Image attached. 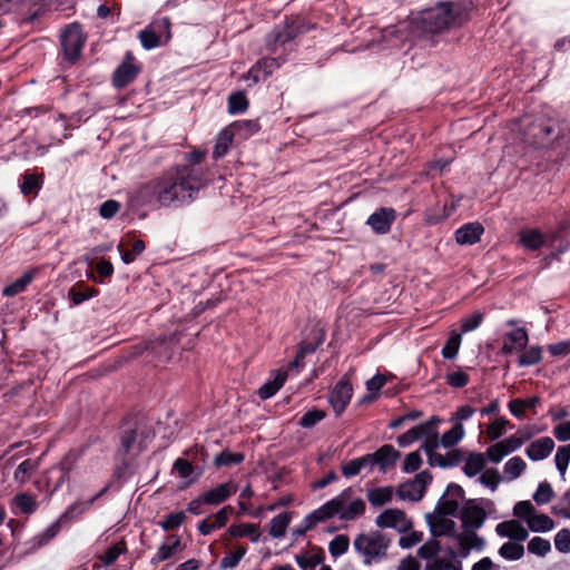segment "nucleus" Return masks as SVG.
I'll use <instances>...</instances> for the list:
<instances>
[{"instance_id": "obj_1", "label": "nucleus", "mask_w": 570, "mask_h": 570, "mask_svg": "<svg viewBox=\"0 0 570 570\" xmlns=\"http://www.w3.org/2000/svg\"><path fill=\"white\" fill-rule=\"evenodd\" d=\"M158 205H185L195 199L206 185L202 168L178 166L158 178Z\"/></svg>"}, {"instance_id": "obj_2", "label": "nucleus", "mask_w": 570, "mask_h": 570, "mask_svg": "<svg viewBox=\"0 0 570 570\" xmlns=\"http://www.w3.org/2000/svg\"><path fill=\"white\" fill-rule=\"evenodd\" d=\"M461 520L464 530L454 537L456 542L455 548L451 549L449 553L452 557L465 558L469 556L471 550L482 551L484 548V540L479 537L474 530L483 524L485 520V512L473 501H469L462 508Z\"/></svg>"}, {"instance_id": "obj_3", "label": "nucleus", "mask_w": 570, "mask_h": 570, "mask_svg": "<svg viewBox=\"0 0 570 570\" xmlns=\"http://www.w3.org/2000/svg\"><path fill=\"white\" fill-rule=\"evenodd\" d=\"M468 19V10L462 3L442 2L434 8L420 12L414 21L422 31L436 33L448 28L461 26Z\"/></svg>"}, {"instance_id": "obj_4", "label": "nucleus", "mask_w": 570, "mask_h": 570, "mask_svg": "<svg viewBox=\"0 0 570 570\" xmlns=\"http://www.w3.org/2000/svg\"><path fill=\"white\" fill-rule=\"evenodd\" d=\"M390 539L379 531H373L367 534H360L354 540L355 550L363 556L364 563L371 564L379 561L386 556L387 548L390 547Z\"/></svg>"}, {"instance_id": "obj_5", "label": "nucleus", "mask_w": 570, "mask_h": 570, "mask_svg": "<svg viewBox=\"0 0 570 570\" xmlns=\"http://www.w3.org/2000/svg\"><path fill=\"white\" fill-rule=\"evenodd\" d=\"M155 433L145 423H137L135 428L124 430L121 435V453L129 456H137L154 439Z\"/></svg>"}, {"instance_id": "obj_6", "label": "nucleus", "mask_w": 570, "mask_h": 570, "mask_svg": "<svg viewBox=\"0 0 570 570\" xmlns=\"http://www.w3.org/2000/svg\"><path fill=\"white\" fill-rule=\"evenodd\" d=\"M331 501L337 502L335 515L344 521L355 520L365 511V502L361 498H354L351 489L342 491Z\"/></svg>"}, {"instance_id": "obj_7", "label": "nucleus", "mask_w": 570, "mask_h": 570, "mask_svg": "<svg viewBox=\"0 0 570 570\" xmlns=\"http://www.w3.org/2000/svg\"><path fill=\"white\" fill-rule=\"evenodd\" d=\"M170 38V21L163 17L156 19L148 28L140 31L139 39L145 49H154Z\"/></svg>"}, {"instance_id": "obj_8", "label": "nucleus", "mask_w": 570, "mask_h": 570, "mask_svg": "<svg viewBox=\"0 0 570 570\" xmlns=\"http://www.w3.org/2000/svg\"><path fill=\"white\" fill-rule=\"evenodd\" d=\"M85 37L81 27L78 23L69 24L61 35V47L65 57L69 61H75L82 49Z\"/></svg>"}, {"instance_id": "obj_9", "label": "nucleus", "mask_w": 570, "mask_h": 570, "mask_svg": "<svg viewBox=\"0 0 570 570\" xmlns=\"http://www.w3.org/2000/svg\"><path fill=\"white\" fill-rule=\"evenodd\" d=\"M432 481L429 471H422L412 481L402 483L396 491L401 500L419 501L423 498L425 487Z\"/></svg>"}, {"instance_id": "obj_10", "label": "nucleus", "mask_w": 570, "mask_h": 570, "mask_svg": "<svg viewBox=\"0 0 570 570\" xmlns=\"http://www.w3.org/2000/svg\"><path fill=\"white\" fill-rule=\"evenodd\" d=\"M375 524L379 528H392L395 529L400 533H405L410 531L413 527L412 520L406 517V514L399 509H386L381 512L376 519Z\"/></svg>"}, {"instance_id": "obj_11", "label": "nucleus", "mask_w": 570, "mask_h": 570, "mask_svg": "<svg viewBox=\"0 0 570 570\" xmlns=\"http://www.w3.org/2000/svg\"><path fill=\"white\" fill-rule=\"evenodd\" d=\"M463 499V489L459 484L450 483L443 495L440 498L435 510L441 514L455 515Z\"/></svg>"}, {"instance_id": "obj_12", "label": "nucleus", "mask_w": 570, "mask_h": 570, "mask_svg": "<svg viewBox=\"0 0 570 570\" xmlns=\"http://www.w3.org/2000/svg\"><path fill=\"white\" fill-rule=\"evenodd\" d=\"M139 73V67L135 65L131 52H126L122 62L117 67L112 76V83L116 88H124L132 82Z\"/></svg>"}, {"instance_id": "obj_13", "label": "nucleus", "mask_w": 570, "mask_h": 570, "mask_svg": "<svg viewBox=\"0 0 570 570\" xmlns=\"http://www.w3.org/2000/svg\"><path fill=\"white\" fill-rule=\"evenodd\" d=\"M353 389L346 379L340 380L328 395V402L336 415H340L350 403Z\"/></svg>"}, {"instance_id": "obj_14", "label": "nucleus", "mask_w": 570, "mask_h": 570, "mask_svg": "<svg viewBox=\"0 0 570 570\" xmlns=\"http://www.w3.org/2000/svg\"><path fill=\"white\" fill-rule=\"evenodd\" d=\"M158 178L154 179L130 194V204L135 207H142L147 205H158Z\"/></svg>"}, {"instance_id": "obj_15", "label": "nucleus", "mask_w": 570, "mask_h": 570, "mask_svg": "<svg viewBox=\"0 0 570 570\" xmlns=\"http://www.w3.org/2000/svg\"><path fill=\"white\" fill-rule=\"evenodd\" d=\"M529 342V335L525 328L517 327L503 336L501 352L505 355L522 352Z\"/></svg>"}, {"instance_id": "obj_16", "label": "nucleus", "mask_w": 570, "mask_h": 570, "mask_svg": "<svg viewBox=\"0 0 570 570\" xmlns=\"http://www.w3.org/2000/svg\"><path fill=\"white\" fill-rule=\"evenodd\" d=\"M449 515L450 514H441L436 510H434L433 513H428L425 515L432 535H453L455 531V522L451 519H448L446 517Z\"/></svg>"}, {"instance_id": "obj_17", "label": "nucleus", "mask_w": 570, "mask_h": 570, "mask_svg": "<svg viewBox=\"0 0 570 570\" xmlns=\"http://www.w3.org/2000/svg\"><path fill=\"white\" fill-rule=\"evenodd\" d=\"M395 220V210L383 207L367 218V225L377 234H386Z\"/></svg>"}, {"instance_id": "obj_18", "label": "nucleus", "mask_w": 570, "mask_h": 570, "mask_svg": "<svg viewBox=\"0 0 570 570\" xmlns=\"http://www.w3.org/2000/svg\"><path fill=\"white\" fill-rule=\"evenodd\" d=\"M373 468L377 465L382 472L394 466L396 461L400 459V452L391 444H385L376 450L374 453H370Z\"/></svg>"}, {"instance_id": "obj_19", "label": "nucleus", "mask_w": 570, "mask_h": 570, "mask_svg": "<svg viewBox=\"0 0 570 570\" xmlns=\"http://www.w3.org/2000/svg\"><path fill=\"white\" fill-rule=\"evenodd\" d=\"M237 484L234 481H227L206 491L204 494L205 504L217 505L226 501L230 495L237 492Z\"/></svg>"}, {"instance_id": "obj_20", "label": "nucleus", "mask_w": 570, "mask_h": 570, "mask_svg": "<svg viewBox=\"0 0 570 570\" xmlns=\"http://www.w3.org/2000/svg\"><path fill=\"white\" fill-rule=\"evenodd\" d=\"M500 537L509 538L513 541H525L529 537L528 530L515 520L500 522L495 528Z\"/></svg>"}, {"instance_id": "obj_21", "label": "nucleus", "mask_w": 570, "mask_h": 570, "mask_svg": "<svg viewBox=\"0 0 570 570\" xmlns=\"http://www.w3.org/2000/svg\"><path fill=\"white\" fill-rule=\"evenodd\" d=\"M553 448V440L549 436H543L530 443L525 453L531 461H541L550 455Z\"/></svg>"}, {"instance_id": "obj_22", "label": "nucleus", "mask_w": 570, "mask_h": 570, "mask_svg": "<svg viewBox=\"0 0 570 570\" xmlns=\"http://www.w3.org/2000/svg\"><path fill=\"white\" fill-rule=\"evenodd\" d=\"M484 228L480 223H469L455 232V240L460 245H473L478 243Z\"/></svg>"}, {"instance_id": "obj_23", "label": "nucleus", "mask_w": 570, "mask_h": 570, "mask_svg": "<svg viewBox=\"0 0 570 570\" xmlns=\"http://www.w3.org/2000/svg\"><path fill=\"white\" fill-rule=\"evenodd\" d=\"M278 67L279 63L276 58H264L249 69L248 78H252L254 82L265 80Z\"/></svg>"}, {"instance_id": "obj_24", "label": "nucleus", "mask_w": 570, "mask_h": 570, "mask_svg": "<svg viewBox=\"0 0 570 570\" xmlns=\"http://www.w3.org/2000/svg\"><path fill=\"white\" fill-rule=\"evenodd\" d=\"M337 505L336 501H327L318 509L314 510L304 518V523H307V528H313L317 523L331 519L335 515V507Z\"/></svg>"}, {"instance_id": "obj_25", "label": "nucleus", "mask_w": 570, "mask_h": 570, "mask_svg": "<svg viewBox=\"0 0 570 570\" xmlns=\"http://www.w3.org/2000/svg\"><path fill=\"white\" fill-rule=\"evenodd\" d=\"M433 432V422H425L423 424H419L404 434L397 436V443L400 446H407L414 441L423 439L424 436H429Z\"/></svg>"}, {"instance_id": "obj_26", "label": "nucleus", "mask_w": 570, "mask_h": 570, "mask_svg": "<svg viewBox=\"0 0 570 570\" xmlns=\"http://www.w3.org/2000/svg\"><path fill=\"white\" fill-rule=\"evenodd\" d=\"M373 462L370 453L363 456L351 460L342 465V474L345 478H352L357 475L361 471L367 470L368 472L373 471Z\"/></svg>"}, {"instance_id": "obj_27", "label": "nucleus", "mask_w": 570, "mask_h": 570, "mask_svg": "<svg viewBox=\"0 0 570 570\" xmlns=\"http://www.w3.org/2000/svg\"><path fill=\"white\" fill-rule=\"evenodd\" d=\"M520 243L525 249L537 250L544 246L547 237L535 228H525L520 232Z\"/></svg>"}, {"instance_id": "obj_28", "label": "nucleus", "mask_w": 570, "mask_h": 570, "mask_svg": "<svg viewBox=\"0 0 570 570\" xmlns=\"http://www.w3.org/2000/svg\"><path fill=\"white\" fill-rule=\"evenodd\" d=\"M287 380V371L279 370L275 373L273 380L264 383L258 390V396L262 400H267L274 396L278 390L284 385Z\"/></svg>"}, {"instance_id": "obj_29", "label": "nucleus", "mask_w": 570, "mask_h": 570, "mask_svg": "<svg viewBox=\"0 0 570 570\" xmlns=\"http://www.w3.org/2000/svg\"><path fill=\"white\" fill-rule=\"evenodd\" d=\"M129 245L128 239H122L120 244L118 245V252L121 256V261L125 264L132 263L144 250H145V243L141 239H136L131 244V248H125V246Z\"/></svg>"}, {"instance_id": "obj_30", "label": "nucleus", "mask_w": 570, "mask_h": 570, "mask_svg": "<svg viewBox=\"0 0 570 570\" xmlns=\"http://www.w3.org/2000/svg\"><path fill=\"white\" fill-rule=\"evenodd\" d=\"M60 520L50 523L31 539L32 549H39L47 546L60 532Z\"/></svg>"}, {"instance_id": "obj_31", "label": "nucleus", "mask_w": 570, "mask_h": 570, "mask_svg": "<svg viewBox=\"0 0 570 570\" xmlns=\"http://www.w3.org/2000/svg\"><path fill=\"white\" fill-rule=\"evenodd\" d=\"M227 532L233 538L248 537L254 543L258 542L261 537L258 527L254 523L232 524Z\"/></svg>"}, {"instance_id": "obj_32", "label": "nucleus", "mask_w": 570, "mask_h": 570, "mask_svg": "<svg viewBox=\"0 0 570 570\" xmlns=\"http://www.w3.org/2000/svg\"><path fill=\"white\" fill-rule=\"evenodd\" d=\"M35 277V271H27L16 281L4 286L2 289V294L7 297L16 296L22 293L27 286L32 282Z\"/></svg>"}, {"instance_id": "obj_33", "label": "nucleus", "mask_w": 570, "mask_h": 570, "mask_svg": "<svg viewBox=\"0 0 570 570\" xmlns=\"http://www.w3.org/2000/svg\"><path fill=\"white\" fill-rule=\"evenodd\" d=\"M38 460L27 459L17 466L13 473V480L19 484H24L30 480L31 475L38 470Z\"/></svg>"}, {"instance_id": "obj_34", "label": "nucleus", "mask_w": 570, "mask_h": 570, "mask_svg": "<svg viewBox=\"0 0 570 570\" xmlns=\"http://www.w3.org/2000/svg\"><path fill=\"white\" fill-rule=\"evenodd\" d=\"M234 136L235 135L233 134V130H230L229 127L225 128L219 132L213 150V156L215 159H219L228 153Z\"/></svg>"}, {"instance_id": "obj_35", "label": "nucleus", "mask_w": 570, "mask_h": 570, "mask_svg": "<svg viewBox=\"0 0 570 570\" xmlns=\"http://www.w3.org/2000/svg\"><path fill=\"white\" fill-rule=\"evenodd\" d=\"M527 463L520 456L509 459L503 466L504 479L509 482L517 480L525 470Z\"/></svg>"}, {"instance_id": "obj_36", "label": "nucleus", "mask_w": 570, "mask_h": 570, "mask_svg": "<svg viewBox=\"0 0 570 570\" xmlns=\"http://www.w3.org/2000/svg\"><path fill=\"white\" fill-rule=\"evenodd\" d=\"M485 466V460L481 453H470L466 458L463 472L466 476L473 478L478 475Z\"/></svg>"}, {"instance_id": "obj_37", "label": "nucleus", "mask_w": 570, "mask_h": 570, "mask_svg": "<svg viewBox=\"0 0 570 570\" xmlns=\"http://www.w3.org/2000/svg\"><path fill=\"white\" fill-rule=\"evenodd\" d=\"M394 491L392 487H380L368 490L367 499L372 505L381 507L389 503L393 498Z\"/></svg>"}, {"instance_id": "obj_38", "label": "nucleus", "mask_w": 570, "mask_h": 570, "mask_svg": "<svg viewBox=\"0 0 570 570\" xmlns=\"http://www.w3.org/2000/svg\"><path fill=\"white\" fill-rule=\"evenodd\" d=\"M291 522V514L287 512L274 517L269 523V535L274 539L282 538Z\"/></svg>"}, {"instance_id": "obj_39", "label": "nucleus", "mask_w": 570, "mask_h": 570, "mask_svg": "<svg viewBox=\"0 0 570 570\" xmlns=\"http://www.w3.org/2000/svg\"><path fill=\"white\" fill-rule=\"evenodd\" d=\"M528 527L533 532H549L554 528V521L547 514L534 513L528 520Z\"/></svg>"}, {"instance_id": "obj_40", "label": "nucleus", "mask_w": 570, "mask_h": 570, "mask_svg": "<svg viewBox=\"0 0 570 570\" xmlns=\"http://www.w3.org/2000/svg\"><path fill=\"white\" fill-rule=\"evenodd\" d=\"M542 360V350L538 345H532L527 350H523V353L518 358V365L520 367L532 366Z\"/></svg>"}, {"instance_id": "obj_41", "label": "nucleus", "mask_w": 570, "mask_h": 570, "mask_svg": "<svg viewBox=\"0 0 570 570\" xmlns=\"http://www.w3.org/2000/svg\"><path fill=\"white\" fill-rule=\"evenodd\" d=\"M180 540L179 538H174L171 543H164L158 548L157 553L153 557L151 563L157 564L161 561L168 560L171 558L179 549Z\"/></svg>"}, {"instance_id": "obj_42", "label": "nucleus", "mask_w": 570, "mask_h": 570, "mask_svg": "<svg viewBox=\"0 0 570 570\" xmlns=\"http://www.w3.org/2000/svg\"><path fill=\"white\" fill-rule=\"evenodd\" d=\"M499 554L509 561L520 560L524 556V548L517 542H505L499 549Z\"/></svg>"}, {"instance_id": "obj_43", "label": "nucleus", "mask_w": 570, "mask_h": 570, "mask_svg": "<svg viewBox=\"0 0 570 570\" xmlns=\"http://www.w3.org/2000/svg\"><path fill=\"white\" fill-rule=\"evenodd\" d=\"M229 128L233 130L234 135L242 138H247L257 132L259 126L256 121L253 120H242L234 122L232 126H229Z\"/></svg>"}, {"instance_id": "obj_44", "label": "nucleus", "mask_w": 570, "mask_h": 570, "mask_svg": "<svg viewBox=\"0 0 570 570\" xmlns=\"http://www.w3.org/2000/svg\"><path fill=\"white\" fill-rule=\"evenodd\" d=\"M461 334L455 331L450 333L448 341L442 348V356L448 360H453L458 355L461 345Z\"/></svg>"}, {"instance_id": "obj_45", "label": "nucleus", "mask_w": 570, "mask_h": 570, "mask_svg": "<svg viewBox=\"0 0 570 570\" xmlns=\"http://www.w3.org/2000/svg\"><path fill=\"white\" fill-rule=\"evenodd\" d=\"M247 552V548L244 546H237L234 551L228 552L220 560L222 569H233L238 566L239 561L244 558Z\"/></svg>"}, {"instance_id": "obj_46", "label": "nucleus", "mask_w": 570, "mask_h": 570, "mask_svg": "<svg viewBox=\"0 0 570 570\" xmlns=\"http://www.w3.org/2000/svg\"><path fill=\"white\" fill-rule=\"evenodd\" d=\"M108 490V487H105L101 491H99L95 497H92L90 500L88 501H79V502H75L72 505H70L68 508V510L66 511V513L63 514V517H67V515H70L71 518L73 517H78L80 515L81 513H83L85 511H87L92 504L94 502L100 498L106 491Z\"/></svg>"}, {"instance_id": "obj_47", "label": "nucleus", "mask_w": 570, "mask_h": 570, "mask_svg": "<svg viewBox=\"0 0 570 570\" xmlns=\"http://www.w3.org/2000/svg\"><path fill=\"white\" fill-rule=\"evenodd\" d=\"M463 436L464 428L462 424L458 423L441 436L440 443L443 448H451L459 443Z\"/></svg>"}, {"instance_id": "obj_48", "label": "nucleus", "mask_w": 570, "mask_h": 570, "mask_svg": "<svg viewBox=\"0 0 570 570\" xmlns=\"http://www.w3.org/2000/svg\"><path fill=\"white\" fill-rule=\"evenodd\" d=\"M554 132L556 128L551 125L540 126L539 131L532 134V144L537 147H546L552 141Z\"/></svg>"}, {"instance_id": "obj_49", "label": "nucleus", "mask_w": 570, "mask_h": 570, "mask_svg": "<svg viewBox=\"0 0 570 570\" xmlns=\"http://www.w3.org/2000/svg\"><path fill=\"white\" fill-rule=\"evenodd\" d=\"M350 547L348 537L345 534H338L328 543V551L333 558L343 556Z\"/></svg>"}, {"instance_id": "obj_50", "label": "nucleus", "mask_w": 570, "mask_h": 570, "mask_svg": "<svg viewBox=\"0 0 570 570\" xmlns=\"http://www.w3.org/2000/svg\"><path fill=\"white\" fill-rule=\"evenodd\" d=\"M550 550V541L541 537H534L528 543V551L539 557H546Z\"/></svg>"}, {"instance_id": "obj_51", "label": "nucleus", "mask_w": 570, "mask_h": 570, "mask_svg": "<svg viewBox=\"0 0 570 570\" xmlns=\"http://www.w3.org/2000/svg\"><path fill=\"white\" fill-rule=\"evenodd\" d=\"M557 470L563 478L570 462V444L559 446L554 456Z\"/></svg>"}, {"instance_id": "obj_52", "label": "nucleus", "mask_w": 570, "mask_h": 570, "mask_svg": "<svg viewBox=\"0 0 570 570\" xmlns=\"http://www.w3.org/2000/svg\"><path fill=\"white\" fill-rule=\"evenodd\" d=\"M478 481L494 492L501 482V476L498 470L488 469L479 476Z\"/></svg>"}, {"instance_id": "obj_53", "label": "nucleus", "mask_w": 570, "mask_h": 570, "mask_svg": "<svg viewBox=\"0 0 570 570\" xmlns=\"http://www.w3.org/2000/svg\"><path fill=\"white\" fill-rule=\"evenodd\" d=\"M248 101L243 92H234L228 98V111L240 114L247 109Z\"/></svg>"}, {"instance_id": "obj_54", "label": "nucleus", "mask_w": 570, "mask_h": 570, "mask_svg": "<svg viewBox=\"0 0 570 570\" xmlns=\"http://www.w3.org/2000/svg\"><path fill=\"white\" fill-rule=\"evenodd\" d=\"M13 503L20 510V512L24 514H30L36 510V501L35 499L26 493L17 494L13 498Z\"/></svg>"}, {"instance_id": "obj_55", "label": "nucleus", "mask_w": 570, "mask_h": 570, "mask_svg": "<svg viewBox=\"0 0 570 570\" xmlns=\"http://www.w3.org/2000/svg\"><path fill=\"white\" fill-rule=\"evenodd\" d=\"M40 189V179L35 174H24L22 183L20 184V191L28 196L37 193Z\"/></svg>"}, {"instance_id": "obj_56", "label": "nucleus", "mask_w": 570, "mask_h": 570, "mask_svg": "<svg viewBox=\"0 0 570 570\" xmlns=\"http://www.w3.org/2000/svg\"><path fill=\"white\" fill-rule=\"evenodd\" d=\"M244 461V455L242 453H233L228 451H223L215 458V464L217 466H227L232 464H239Z\"/></svg>"}, {"instance_id": "obj_57", "label": "nucleus", "mask_w": 570, "mask_h": 570, "mask_svg": "<svg viewBox=\"0 0 570 570\" xmlns=\"http://www.w3.org/2000/svg\"><path fill=\"white\" fill-rule=\"evenodd\" d=\"M553 491L548 482H541L533 493L532 498L538 504H547L551 501Z\"/></svg>"}, {"instance_id": "obj_58", "label": "nucleus", "mask_w": 570, "mask_h": 570, "mask_svg": "<svg viewBox=\"0 0 570 570\" xmlns=\"http://www.w3.org/2000/svg\"><path fill=\"white\" fill-rule=\"evenodd\" d=\"M325 415V412L322 410H311L301 417L299 425L305 429H311L321 422Z\"/></svg>"}, {"instance_id": "obj_59", "label": "nucleus", "mask_w": 570, "mask_h": 570, "mask_svg": "<svg viewBox=\"0 0 570 570\" xmlns=\"http://www.w3.org/2000/svg\"><path fill=\"white\" fill-rule=\"evenodd\" d=\"M484 314L481 312H475L470 316L462 318L461 327L463 333H469L476 330L483 322Z\"/></svg>"}, {"instance_id": "obj_60", "label": "nucleus", "mask_w": 570, "mask_h": 570, "mask_svg": "<svg viewBox=\"0 0 570 570\" xmlns=\"http://www.w3.org/2000/svg\"><path fill=\"white\" fill-rule=\"evenodd\" d=\"M440 551V543L435 539L428 540L423 546H421L417 550V554L421 559H431L435 557Z\"/></svg>"}, {"instance_id": "obj_61", "label": "nucleus", "mask_w": 570, "mask_h": 570, "mask_svg": "<svg viewBox=\"0 0 570 570\" xmlns=\"http://www.w3.org/2000/svg\"><path fill=\"white\" fill-rule=\"evenodd\" d=\"M424 535L421 531H407L399 540V546L402 549H410L419 544L423 540Z\"/></svg>"}, {"instance_id": "obj_62", "label": "nucleus", "mask_w": 570, "mask_h": 570, "mask_svg": "<svg viewBox=\"0 0 570 570\" xmlns=\"http://www.w3.org/2000/svg\"><path fill=\"white\" fill-rule=\"evenodd\" d=\"M509 421L504 417H498L495 419L487 430L488 436L494 441L501 438L503 434L504 429L507 428Z\"/></svg>"}, {"instance_id": "obj_63", "label": "nucleus", "mask_w": 570, "mask_h": 570, "mask_svg": "<svg viewBox=\"0 0 570 570\" xmlns=\"http://www.w3.org/2000/svg\"><path fill=\"white\" fill-rule=\"evenodd\" d=\"M556 549L561 553L570 552V530L561 529L554 538Z\"/></svg>"}, {"instance_id": "obj_64", "label": "nucleus", "mask_w": 570, "mask_h": 570, "mask_svg": "<svg viewBox=\"0 0 570 570\" xmlns=\"http://www.w3.org/2000/svg\"><path fill=\"white\" fill-rule=\"evenodd\" d=\"M548 352L554 357H566L570 355V340H563L547 346Z\"/></svg>"}]
</instances>
